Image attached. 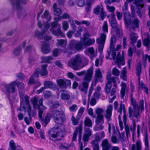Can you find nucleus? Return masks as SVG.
<instances>
[{
    "instance_id": "1",
    "label": "nucleus",
    "mask_w": 150,
    "mask_h": 150,
    "mask_svg": "<svg viewBox=\"0 0 150 150\" xmlns=\"http://www.w3.org/2000/svg\"><path fill=\"white\" fill-rule=\"evenodd\" d=\"M53 114L55 122L59 125L58 127H54L51 129L49 131V134L52 137L56 138L57 139L60 140L62 137V132L65 130L64 126L62 125L65 119V115L58 111H55Z\"/></svg>"
},
{
    "instance_id": "2",
    "label": "nucleus",
    "mask_w": 150,
    "mask_h": 150,
    "mask_svg": "<svg viewBox=\"0 0 150 150\" xmlns=\"http://www.w3.org/2000/svg\"><path fill=\"white\" fill-rule=\"evenodd\" d=\"M120 47H109L108 50V56L111 57V59L115 61V62L120 68L121 65H124L125 64V58L124 51H122V55L119 51Z\"/></svg>"
},
{
    "instance_id": "3",
    "label": "nucleus",
    "mask_w": 150,
    "mask_h": 150,
    "mask_svg": "<svg viewBox=\"0 0 150 150\" xmlns=\"http://www.w3.org/2000/svg\"><path fill=\"white\" fill-rule=\"evenodd\" d=\"M131 104L133 106V109H132L130 107L129 108V117L130 118L132 116L137 119L139 116L140 111L142 112L144 110V100H142L140 101L139 105L138 106L137 103L136 102L135 99L133 98L132 95V94Z\"/></svg>"
},
{
    "instance_id": "4",
    "label": "nucleus",
    "mask_w": 150,
    "mask_h": 150,
    "mask_svg": "<svg viewBox=\"0 0 150 150\" xmlns=\"http://www.w3.org/2000/svg\"><path fill=\"white\" fill-rule=\"evenodd\" d=\"M93 74V69L91 67L88 69L87 72L83 79V81L81 84L79 86V89L82 92L86 93L88 87L89 82L91 80Z\"/></svg>"
},
{
    "instance_id": "5",
    "label": "nucleus",
    "mask_w": 150,
    "mask_h": 150,
    "mask_svg": "<svg viewBox=\"0 0 150 150\" xmlns=\"http://www.w3.org/2000/svg\"><path fill=\"white\" fill-rule=\"evenodd\" d=\"M82 62V58L79 54H77L72 57L68 62V65L74 70L80 69V65Z\"/></svg>"
},
{
    "instance_id": "6",
    "label": "nucleus",
    "mask_w": 150,
    "mask_h": 150,
    "mask_svg": "<svg viewBox=\"0 0 150 150\" xmlns=\"http://www.w3.org/2000/svg\"><path fill=\"white\" fill-rule=\"evenodd\" d=\"M102 30L103 32L100 33L99 38H97L96 40L97 43L99 47H103L105 42L106 35L105 33L108 32V27L107 21H104L102 26Z\"/></svg>"
},
{
    "instance_id": "7",
    "label": "nucleus",
    "mask_w": 150,
    "mask_h": 150,
    "mask_svg": "<svg viewBox=\"0 0 150 150\" xmlns=\"http://www.w3.org/2000/svg\"><path fill=\"white\" fill-rule=\"evenodd\" d=\"M20 1L22 4H25L26 3V0H11L12 9L16 10L18 18H20L21 16H23V14L22 13V7L20 5Z\"/></svg>"
},
{
    "instance_id": "8",
    "label": "nucleus",
    "mask_w": 150,
    "mask_h": 150,
    "mask_svg": "<svg viewBox=\"0 0 150 150\" xmlns=\"http://www.w3.org/2000/svg\"><path fill=\"white\" fill-rule=\"evenodd\" d=\"M124 21L127 27L132 28L134 30H135L136 29L139 28L140 21L137 18H135L132 21L131 16H129L126 18L125 20H124Z\"/></svg>"
},
{
    "instance_id": "9",
    "label": "nucleus",
    "mask_w": 150,
    "mask_h": 150,
    "mask_svg": "<svg viewBox=\"0 0 150 150\" xmlns=\"http://www.w3.org/2000/svg\"><path fill=\"white\" fill-rule=\"evenodd\" d=\"M77 133L79 134L78 142L80 150H82L83 147V146L82 142L81 140V136L82 134V125H79L78 127L76 128L74 132L72 140V141H76Z\"/></svg>"
},
{
    "instance_id": "10",
    "label": "nucleus",
    "mask_w": 150,
    "mask_h": 150,
    "mask_svg": "<svg viewBox=\"0 0 150 150\" xmlns=\"http://www.w3.org/2000/svg\"><path fill=\"white\" fill-rule=\"evenodd\" d=\"M51 25L52 28L50 29V31L53 34L57 37L59 36H64V34L60 30L61 27L60 25L58 24L57 22H53L51 23Z\"/></svg>"
},
{
    "instance_id": "11",
    "label": "nucleus",
    "mask_w": 150,
    "mask_h": 150,
    "mask_svg": "<svg viewBox=\"0 0 150 150\" xmlns=\"http://www.w3.org/2000/svg\"><path fill=\"white\" fill-rule=\"evenodd\" d=\"M122 110L123 112V122L124 124H125L127 122V115L125 113V107L124 105L121 104L120 107L118 110V112L120 113V115H118V119L119 120V124L121 130H122L123 127L122 125V122L121 119V115L122 114Z\"/></svg>"
},
{
    "instance_id": "12",
    "label": "nucleus",
    "mask_w": 150,
    "mask_h": 150,
    "mask_svg": "<svg viewBox=\"0 0 150 150\" xmlns=\"http://www.w3.org/2000/svg\"><path fill=\"white\" fill-rule=\"evenodd\" d=\"M58 86L61 89H65L67 87H70L71 81L69 80L59 79L56 80Z\"/></svg>"
},
{
    "instance_id": "13",
    "label": "nucleus",
    "mask_w": 150,
    "mask_h": 150,
    "mask_svg": "<svg viewBox=\"0 0 150 150\" xmlns=\"http://www.w3.org/2000/svg\"><path fill=\"white\" fill-rule=\"evenodd\" d=\"M143 0H135L134 4L137 8V11L136 12L140 17H141L144 12V5L141 3Z\"/></svg>"
},
{
    "instance_id": "14",
    "label": "nucleus",
    "mask_w": 150,
    "mask_h": 150,
    "mask_svg": "<svg viewBox=\"0 0 150 150\" xmlns=\"http://www.w3.org/2000/svg\"><path fill=\"white\" fill-rule=\"evenodd\" d=\"M112 106L111 105H110L107 108L106 110L105 113V117L108 125V131L110 134V130L111 128L109 122L111 120V117L112 116Z\"/></svg>"
},
{
    "instance_id": "15",
    "label": "nucleus",
    "mask_w": 150,
    "mask_h": 150,
    "mask_svg": "<svg viewBox=\"0 0 150 150\" xmlns=\"http://www.w3.org/2000/svg\"><path fill=\"white\" fill-rule=\"evenodd\" d=\"M84 132L83 136V141L84 142V145L83 147L86 146V142H87L89 138L92 135V130L88 128H84Z\"/></svg>"
},
{
    "instance_id": "16",
    "label": "nucleus",
    "mask_w": 150,
    "mask_h": 150,
    "mask_svg": "<svg viewBox=\"0 0 150 150\" xmlns=\"http://www.w3.org/2000/svg\"><path fill=\"white\" fill-rule=\"evenodd\" d=\"M17 83V81H13L8 85H6L5 87V89L7 93L9 94L10 93H13L16 91L15 86Z\"/></svg>"
},
{
    "instance_id": "17",
    "label": "nucleus",
    "mask_w": 150,
    "mask_h": 150,
    "mask_svg": "<svg viewBox=\"0 0 150 150\" xmlns=\"http://www.w3.org/2000/svg\"><path fill=\"white\" fill-rule=\"evenodd\" d=\"M64 50L63 51L64 53L68 52L69 54L70 55L74 53L76 51H82L83 50V47H64Z\"/></svg>"
},
{
    "instance_id": "18",
    "label": "nucleus",
    "mask_w": 150,
    "mask_h": 150,
    "mask_svg": "<svg viewBox=\"0 0 150 150\" xmlns=\"http://www.w3.org/2000/svg\"><path fill=\"white\" fill-rule=\"evenodd\" d=\"M109 18L110 24L111 27L114 29L116 28L117 27V23L114 13H111L107 16Z\"/></svg>"
},
{
    "instance_id": "19",
    "label": "nucleus",
    "mask_w": 150,
    "mask_h": 150,
    "mask_svg": "<svg viewBox=\"0 0 150 150\" xmlns=\"http://www.w3.org/2000/svg\"><path fill=\"white\" fill-rule=\"evenodd\" d=\"M19 89V91L20 93L21 98H22L23 99L24 97V84L22 82H18L16 84Z\"/></svg>"
},
{
    "instance_id": "20",
    "label": "nucleus",
    "mask_w": 150,
    "mask_h": 150,
    "mask_svg": "<svg viewBox=\"0 0 150 150\" xmlns=\"http://www.w3.org/2000/svg\"><path fill=\"white\" fill-rule=\"evenodd\" d=\"M142 143L140 141L138 140L136 142V144H133L130 148V150H142Z\"/></svg>"
},
{
    "instance_id": "21",
    "label": "nucleus",
    "mask_w": 150,
    "mask_h": 150,
    "mask_svg": "<svg viewBox=\"0 0 150 150\" xmlns=\"http://www.w3.org/2000/svg\"><path fill=\"white\" fill-rule=\"evenodd\" d=\"M84 53L87 55L89 56L91 58L96 57L94 50L93 47H89L85 50Z\"/></svg>"
},
{
    "instance_id": "22",
    "label": "nucleus",
    "mask_w": 150,
    "mask_h": 150,
    "mask_svg": "<svg viewBox=\"0 0 150 150\" xmlns=\"http://www.w3.org/2000/svg\"><path fill=\"white\" fill-rule=\"evenodd\" d=\"M101 146L102 150H109L111 147V145L107 139H106L102 141Z\"/></svg>"
},
{
    "instance_id": "23",
    "label": "nucleus",
    "mask_w": 150,
    "mask_h": 150,
    "mask_svg": "<svg viewBox=\"0 0 150 150\" xmlns=\"http://www.w3.org/2000/svg\"><path fill=\"white\" fill-rule=\"evenodd\" d=\"M102 77V75L100 71V69H98L96 70V71L95 74V85L97 83V82L100 81V82H102V81L100 79Z\"/></svg>"
},
{
    "instance_id": "24",
    "label": "nucleus",
    "mask_w": 150,
    "mask_h": 150,
    "mask_svg": "<svg viewBox=\"0 0 150 150\" xmlns=\"http://www.w3.org/2000/svg\"><path fill=\"white\" fill-rule=\"evenodd\" d=\"M101 139L102 138H101L99 134L98 133H96L95 135V139L92 141L91 144L94 146L99 147V142Z\"/></svg>"
},
{
    "instance_id": "25",
    "label": "nucleus",
    "mask_w": 150,
    "mask_h": 150,
    "mask_svg": "<svg viewBox=\"0 0 150 150\" xmlns=\"http://www.w3.org/2000/svg\"><path fill=\"white\" fill-rule=\"evenodd\" d=\"M127 2H125L124 5L122 7V10L124 18V21L125 20L126 18L128 16H131L127 10Z\"/></svg>"
},
{
    "instance_id": "26",
    "label": "nucleus",
    "mask_w": 150,
    "mask_h": 150,
    "mask_svg": "<svg viewBox=\"0 0 150 150\" xmlns=\"http://www.w3.org/2000/svg\"><path fill=\"white\" fill-rule=\"evenodd\" d=\"M144 137L145 148L144 149V150H150L149 143L148 141V135L147 130H145Z\"/></svg>"
},
{
    "instance_id": "27",
    "label": "nucleus",
    "mask_w": 150,
    "mask_h": 150,
    "mask_svg": "<svg viewBox=\"0 0 150 150\" xmlns=\"http://www.w3.org/2000/svg\"><path fill=\"white\" fill-rule=\"evenodd\" d=\"M69 46V47H81L82 43L81 42L71 40L70 42Z\"/></svg>"
},
{
    "instance_id": "28",
    "label": "nucleus",
    "mask_w": 150,
    "mask_h": 150,
    "mask_svg": "<svg viewBox=\"0 0 150 150\" xmlns=\"http://www.w3.org/2000/svg\"><path fill=\"white\" fill-rule=\"evenodd\" d=\"M51 115L50 113H47L44 118L41 119L42 123L45 126H46L50 120Z\"/></svg>"
},
{
    "instance_id": "29",
    "label": "nucleus",
    "mask_w": 150,
    "mask_h": 150,
    "mask_svg": "<svg viewBox=\"0 0 150 150\" xmlns=\"http://www.w3.org/2000/svg\"><path fill=\"white\" fill-rule=\"evenodd\" d=\"M47 65L44 64L41 66V69H40V74L41 76H45L47 75L48 73V72L47 69Z\"/></svg>"
},
{
    "instance_id": "30",
    "label": "nucleus",
    "mask_w": 150,
    "mask_h": 150,
    "mask_svg": "<svg viewBox=\"0 0 150 150\" xmlns=\"http://www.w3.org/2000/svg\"><path fill=\"white\" fill-rule=\"evenodd\" d=\"M121 89L120 91L121 96L120 97L122 99L124 98L125 96L126 88L127 86L126 83L121 82Z\"/></svg>"
},
{
    "instance_id": "31",
    "label": "nucleus",
    "mask_w": 150,
    "mask_h": 150,
    "mask_svg": "<svg viewBox=\"0 0 150 150\" xmlns=\"http://www.w3.org/2000/svg\"><path fill=\"white\" fill-rule=\"evenodd\" d=\"M30 101L33 104V108L34 109H39V106L38 104V99L36 97H34L31 98L30 99Z\"/></svg>"
},
{
    "instance_id": "32",
    "label": "nucleus",
    "mask_w": 150,
    "mask_h": 150,
    "mask_svg": "<svg viewBox=\"0 0 150 150\" xmlns=\"http://www.w3.org/2000/svg\"><path fill=\"white\" fill-rule=\"evenodd\" d=\"M95 42L94 39H89L88 40L82 42V46H89L93 44Z\"/></svg>"
},
{
    "instance_id": "33",
    "label": "nucleus",
    "mask_w": 150,
    "mask_h": 150,
    "mask_svg": "<svg viewBox=\"0 0 150 150\" xmlns=\"http://www.w3.org/2000/svg\"><path fill=\"white\" fill-rule=\"evenodd\" d=\"M96 124H103L104 120L103 115H97L95 120Z\"/></svg>"
},
{
    "instance_id": "34",
    "label": "nucleus",
    "mask_w": 150,
    "mask_h": 150,
    "mask_svg": "<svg viewBox=\"0 0 150 150\" xmlns=\"http://www.w3.org/2000/svg\"><path fill=\"white\" fill-rule=\"evenodd\" d=\"M84 124L85 126L88 127H92V122L90 118L88 117H85L84 120Z\"/></svg>"
},
{
    "instance_id": "35",
    "label": "nucleus",
    "mask_w": 150,
    "mask_h": 150,
    "mask_svg": "<svg viewBox=\"0 0 150 150\" xmlns=\"http://www.w3.org/2000/svg\"><path fill=\"white\" fill-rule=\"evenodd\" d=\"M130 43L132 45H134L136 42L137 39L136 34L132 32L130 34Z\"/></svg>"
},
{
    "instance_id": "36",
    "label": "nucleus",
    "mask_w": 150,
    "mask_h": 150,
    "mask_svg": "<svg viewBox=\"0 0 150 150\" xmlns=\"http://www.w3.org/2000/svg\"><path fill=\"white\" fill-rule=\"evenodd\" d=\"M146 36L147 37L143 41V43L144 46L148 47L150 46V36L148 34H147Z\"/></svg>"
},
{
    "instance_id": "37",
    "label": "nucleus",
    "mask_w": 150,
    "mask_h": 150,
    "mask_svg": "<svg viewBox=\"0 0 150 150\" xmlns=\"http://www.w3.org/2000/svg\"><path fill=\"white\" fill-rule=\"evenodd\" d=\"M57 42L56 45L57 46H65L67 44V42L66 40L63 39L57 40Z\"/></svg>"
},
{
    "instance_id": "38",
    "label": "nucleus",
    "mask_w": 150,
    "mask_h": 150,
    "mask_svg": "<svg viewBox=\"0 0 150 150\" xmlns=\"http://www.w3.org/2000/svg\"><path fill=\"white\" fill-rule=\"evenodd\" d=\"M41 17L42 18L45 19L47 21H49L51 19L49 12L47 10L45 11L43 14L42 16Z\"/></svg>"
},
{
    "instance_id": "39",
    "label": "nucleus",
    "mask_w": 150,
    "mask_h": 150,
    "mask_svg": "<svg viewBox=\"0 0 150 150\" xmlns=\"http://www.w3.org/2000/svg\"><path fill=\"white\" fill-rule=\"evenodd\" d=\"M9 146L8 150H15L17 147L15 142L13 140H11L10 141L9 143Z\"/></svg>"
},
{
    "instance_id": "40",
    "label": "nucleus",
    "mask_w": 150,
    "mask_h": 150,
    "mask_svg": "<svg viewBox=\"0 0 150 150\" xmlns=\"http://www.w3.org/2000/svg\"><path fill=\"white\" fill-rule=\"evenodd\" d=\"M13 128L19 134L25 132V130L23 127L21 128L19 126L17 127L16 125H14Z\"/></svg>"
},
{
    "instance_id": "41",
    "label": "nucleus",
    "mask_w": 150,
    "mask_h": 150,
    "mask_svg": "<svg viewBox=\"0 0 150 150\" xmlns=\"http://www.w3.org/2000/svg\"><path fill=\"white\" fill-rule=\"evenodd\" d=\"M104 9L103 7L98 5L94 9L93 12L96 14L98 15Z\"/></svg>"
},
{
    "instance_id": "42",
    "label": "nucleus",
    "mask_w": 150,
    "mask_h": 150,
    "mask_svg": "<svg viewBox=\"0 0 150 150\" xmlns=\"http://www.w3.org/2000/svg\"><path fill=\"white\" fill-rule=\"evenodd\" d=\"M116 38L115 35L111 36L110 42V47H114L116 44Z\"/></svg>"
},
{
    "instance_id": "43",
    "label": "nucleus",
    "mask_w": 150,
    "mask_h": 150,
    "mask_svg": "<svg viewBox=\"0 0 150 150\" xmlns=\"http://www.w3.org/2000/svg\"><path fill=\"white\" fill-rule=\"evenodd\" d=\"M70 98V95L67 93L63 92L62 93L60 96L61 98L63 100H69Z\"/></svg>"
},
{
    "instance_id": "44",
    "label": "nucleus",
    "mask_w": 150,
    "mask_h": 150,
    "mask_svg": "<svg viewBox=\"0 0 150 150\" xmlns=\"http://www.w3.org/2000/svg\"><path fill=\"white\" fill-rule=\"evenodd\" d=\"M45 32L46 30H43L41 32H40L38 30H36L35 31V35L36 37L39 38H42L43 35Z\"/></svg>"
},
{
    "instance_id": "45",
    "label": "nucleus",
    "mask_w": 150,
    "mask_h": 150,
    "mask_svg": "<svg viewBox=\"0 0 150 150\" xmlns=\"http://www.w3.org/2000/svg\"><path fill=\"white\" fill-rule=\"evenodd\" d=\"M59 105V102L55 101L54 102L51 103L50 104V107L51 109L53 110L58 108Z\"/></svg>"
},
{
    "instance_id": "46",
    "label": "nucleus",
    "mask_w": 150,
    "mask_h": 150,
    "mask_svg": "<svg viewBox=\"0 0 150 150\" xmlns=\"http://www.w3.org/2000/svg\"><path fill=\"white\" fill-rule=\"evenodd\" d=\"M103 124H96L93 127V130L95 131L101 130L103 129L104 126Z\"/></svg>"
},
{
    "instance_id": "47",
    "label": "nucleus",
    "mask_w": 150,
    "mask_h": 150,
    "mask_svg": "<svg viewBox=\"0 0 150 150\" xmlns=\"http://www.w3.org/2000/svg\"><path fill=\"white\" fill-rule=\"evenodd\" d=\"M53 83L49 81H45L44 83V87L45 88H51L53 86Z\"/></svg>"
},
{
    "instance_id": "48",
    "label": "nucleus",
    "mask_w": 150,
    "mask_h": 150,
    "mask_svg": "<svg viewBox=\"0 0 150 150\" xmlns=\"http://www.w3.org/2000/svg\"><path fill=\"white\" fill-rule=\"evenodd\" d=\"M118 80V78L115 76L112 77L111 78L108 79L107 80V83L111 84L112 83H116Z\"/></svg>"
},
{
    "instance_id": "49",
    "label": "nucleus",
    "mask_w": 150,
    "mask_h": 150,
    "mask_svg": "<svg viewBox=\"0 0 150 150\" xmlns=\"http://www.w3.org/2000/svg\"><path fill=\"white\" fill-rule=\"evenodd\" d=\"M136 73L137 75L139 77V80L140 81V76L141 73V66L140 64L138 65L136 69Z\"/></svg>"
},
{
    "instance_id": "50",
    "label": "nucleus",
    "mask_w": 150,
    "mask_h": 150,
    "mask_svg": "<svg viewBox=\"0 0 150 150\" xmlns=\"http://www.w3.org/2000/svg\"><path fill=\"white\" fill-rule=\"evenodd\" d=\"M20 98L21 100V105L19 110L20 111L25 110V105L24 102L23 101V99L21 98V97H20Z\"/></svg>"
},
{
    "instance_id": "51",
    "label": "nucleus",
    "mask_w": 150,
    "mask_h": 150,
    "mask_svg": "<svg viewBox=\"0 0 150 150\" xmlns=\"http://www.w3.org/2000/svg\"><path fill=\"white\" fill-rule=\"evenodd\" d=\"M52 59H53V57L51 56L44 57L42 58V60L45 62L49 63Z\"/></svg>"
},
{
    "instance_id": "52",
    "label": "nucleus",
    "mask_w": 150,
    "mask_h": 150,
    "mask_svg": "<svg viewBox=\"0 0 150 150\" xmlns=\"http://www.w3.org/2000/svg\"><path fill=\"white\" fill-rule=\"evenodd\" d=\"M111 86L112 84L108 83H107L105 87V92L106 93H108L110 92Z\"/></svg>"
},
{
    "instance_id": "53",
    "label": "nucleus",
    "mask_w": 150,
    "mask_h": 150,
    "mask_svg": "<svg viewBox=\"0 0 150 150\" xmlns=\"http://www.w3.org/2000/svg\"><path fill=\"white\" fill-rule=\"evenodd\" d=\"M84 108L83 107H81L79 109L78 113L77 115V117L80 118L84 111Z\"/></svg>"
},
{
    "instance_id": "54",
    "label": "nucleus",
    "mask_w": 150,
    "mask_h": 150,
    "mask_svg": "<svg viewBox=\"0 0 150 150\" xmlns=\"http://www.w3.org/2000/svg\"><path fill=\"white\" fill-rule=\"evenodd\" d=\"M112 74L116 76H118L120 75V71L116 68H114L112 69Z\"/></svg>"
},
{
    "instance_id": "55",
    "label": "nucleus",
    "mask_w": 150,
    "mask_h": 150,
    "mask_svg": "<svg viewBox=\"0 0 150 150\" xmlns=\"http://www.w3.org/2000/svg\"><path fill=\"white\" fill-rule=\"evenodd\" d=\"M54 13L55 16H59L62 13V11L61 9L57 8L54 10Z\"/></svg>"
},
{
    "instance_id": "56",
    "label": "nucleus",
    "mask_w": 150,
    "mask_h": 150,
    "mask_svg": "<svg viewBox=\"0 0 150 150\" xmlns=\"http://www.w3.org/2000/svg\"><path fill=\"white\" fill-rule=\"evenodd\" d=\"M78 6H83L85 4L84 0H76Z\"/></svg>"
},
{
    "instance_id": "57",
    "label": "nucleus",
    "mask_w": 150,
    "mask_h": 150,
    "mask_svg": "<svg viewBox=\"0 0 150 150\" xmlns=\"http://www.w3.org/2000/svg\"><path fill=\"white\" fill-rule=\"evenodd\" d=\"M77 109V106L76 104L73 105L69 107V110L71 112H75Z\"/></svg>"
},
{
    "instance_id": "58",
    "label": "nucleus",
    "mask_w": 150,
    "mask_h": 150,
    "mask_svg": "<svg viewBox=\"0 0 150 150\" xmlns=\"http://www.w3.org/2000/svg\"><path fill=\"white\" fill-rule=\"evenodd\" d=\"M70 147V146L65 144H61L59 146V148L61 149H67Z\"/></svg>"
},
{
    "instance_id": "59",
    "label": "nucleus",
    "mask_w": 150,
    "mask_h": 150,
    "mask_svg": "<svg viewBox=\"0 0 150 150\" xmlns=\"http://www.w3.org/2000/svg\"><path fill=\"white\" fill-rule=\"evenodd\" d=\"M78 119L75 118L74 116H72L71 118V121L73 125H78V121L80 118L77 117Z\"/></svg>"
},
{
    "instance_id": "60",
    "label": "nucleus",
    "mask_w": 150,
    "mask_h": 150,
    "mask_svg": "<svg viewBox=\"0 0 150 150\" xmlns=\"http://www.w3.org/2000/svg\"><path fill=\"white\" fill-rule=\"evenodd\" d=\"M69 28V24L68 22L64 21L62 23V28L65 30H67Z\"/></svg>"
},
{
    "instance_id": "61",
    "label": "nucleus",
    "mask_w": 150,
    "mask_h": 150,
    "mask_svg": "<svg viewBox=\"0 0 150 150\" xmlns=\"http://www.w3.org/2000/svg\"><path fill=\"white\" fill-rule=\"evenodd\" d=\"M21 51L20 47H16L13 51V54L15 56H18L20 54Z\"/></svg>"
},
{
    "instance_id": "62",
    "label": "nucleus",
    "mask_w": 150,
    "mask_h": 150,
    "mask_svg": "<svg viewBox=\"0 0 150 150\" xmlns=\"http://www.w3.org/2000/svg\"><path fill=\"white\" fill-rule=\"evenodd\" d=\"M103 110L101 108H97L95 110V113L97 115H103L102 113L103 112Z\"/></svg>"
},
{
    "instance_id": "63",
    "label": "nucleus",
    "mask_w": 150,
    "mask_h": 150,
    "mask_svg": "<svg viewBox=\"0 0 150 150\" xmlns=\"http://www.w3.org/2000/svg\"><path fill=\"white\" fill-rule=\"evenodd\" d=\"M41 50L44 54H46L50 52V49L49 47H42Z\"/></svg>"
},
{
    "instance_id": "64",
    "label": "nucleus",
    "mask_w": 150,
    "mask_h": 150,
    "mask_svg": "<svg viewBox=\"0 0 150 150\" xmlns=\"http://www.w3.org/2000/svg\"><path fill=\"white\" fill-rule=\"evenodd\" d=\"M148 59L149 62H150V56H148L147 54L143 56L142 60L144 63H145Z\"/></svg>"
}]
</instances>
